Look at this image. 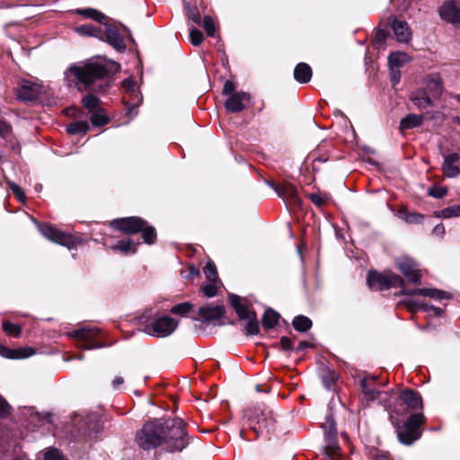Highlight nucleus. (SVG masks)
<instances>
[{
	"mask_svg": "<svg viewBox=\"0 0 460 460\" xmlns=\"http://www.w3.org/2000/svg\"><path fill=\"white\" fill-rule=\"evenodd\" d=\"M120 66L112 61L87 60L69 66L65 77L69 85H75L79 91L93 90L95 82L103 79L110 71H118Z\"/></svg>",
	"mask_w": 460,
	"mask_h": 460,
	"instance_id": "nucleus-1",
	"label": "nucleus"
},
{
	"mask_svg": "<svg viewBox=\"0 0 460 460\" xmlns=\"http://www.w3.org/2000/svg\"><path fill=\"white\" fill-rule=\"evenodd\" d=\"M164 449L169 452L181 451L189 445V438L181 419L164 420Z\"/></svg>",
	"mask_w": 460,
	"mask_h": 460,
	"instance_id": "nucleus-2",
	"label": "nucleus"
},
{
	"mask_svg": "<svg viewBox=\"0 0 460 460\" xmlns=\"http://www.w3.org/2000/svg\"><path fill=\"white\" fill-rule=\"evenodd\" d=\"M247 424L257 436L267 437L275 429L276 420L271 410L265 406L249 408L244 411Z\"/></svg>",
	"mask_w": 460,
	"mask_h": 460,
	"instance_id": "nucleus-3",
	"label": "nucleus"
},
{
	"mask_svg": "<svg viewBox=\"0 0 460 460\" xmlns=\"http://www.w3.org/2000/svg\"><path fill=\"white\" fill-rule=\"evenodd\" d=\"M164 420L155 419L147 421L137 434V443L144 450L158 447L164 448Z\"/></svg>",
	"mask_w": 460,
	"mask_h": 460,
	"instance_id": "nucleus-4",
	"label": "nucleus"
},
{
	"mask_svg": "<svg viewBox=\"0 0 460 460\" xmlns=\"http://www.w3.org/2000/svg\"><path fill=\"white\" fill-rule=\"evenodd\" d=\"M229 301L231 305L235 310L241 320H247L245 326V332L248 335H255L259 332L260 327L257 321L256 314L254 311L250 310L247 304L246 298H242L237 295H230Z\"/></svg>",
	"mask_w": 460,
	"mask_h": 460,
	"instance_id": "nucleus-5",
	"label": "nucleus"
},
{
	"mask_svg": "<svg viewBox=\"0 0 460 460\" xmlns=\"http://www.w3.org/2000/svg\"><path fill=\"white\" fill-rule=\"evenodd\" d=\"M423 422L424 415L422 413L411 414L403 424L402 429L397 431L399 441L403 445L409 446L419 439L421 435L420 427Z\"/></svg>",
	"mask_w": 460,
	"mask_h": 460,
	"instance_id": "nucleus-6",
	"label": "nucleus"
},
{
	"mask_svg": "<svg viewBox=\"0 0 460 460\" xmlns=\"http://www.w3.org/2000/svg\"><path fill=\"white\" fill-rule=\"evenodd\" d=\"M100 333V329L92 326H84L67 333V336L77 342V347L82 349H93L101 348L103 345L95 341Z\"/></svg>",
	"mask_w": 460,
	"mask_h": 460,
	"instance_id": "nucleus-7",
	"label": "nucleus"
},
{
	"mask_svg": "<svg viewBox=\"0 0 460 460\" xmlns=\"http://www.w3.org/2000/svg\"><path fill=\"white\" fill-rule=\"evenodd\" d=\"M367 282L373 290H386L392 287H401L403 284L402 279L393 272L380 273L377 271H369Z\"/></svg>",
	"mask_w": 460,
	"mask_h": 460,
	"instance_id": "nucleus-8",
	"label": "nucleus"
},
{
	"mask_svg": "<svg viewBox=\"0 0 460 460\" xmlns=\"http://www.w3.org/2000/svg\"><path fill=\"white\" fill-rule=\"evenodd\" d=\"M361 388L364 394V399L368 402L379 400V402L385 407L391 408L387 399L389 397L386 392H381L379 390L380 384H378L377 376H365L361 382Z\"/></svg>",
	"mask_w": 460,
	"mask_h": 460,
	"instance_id": "nucleus-9",
	"label": "nucleus"
},
{
	"mask_svg": "<svg viewBox=\"0 0 460 460\" xmlns=\"http://www.w3.org/2000/svg\"><path fill=\"white\" fill-rule=\"evenodd\" d=\"M178 322L169 315L157 317L145 326V332L155 337L170 336L177 328Z\"/></svg>",
	"mask_w": 460,
	"mask_h": 460,
	"instance_id": "nucleus-10",
	"label": "nucleus"
},
{
	"mask_svg": "<svg viewBox=\"0 0 460 460\" xmlns=\"http://www.w3.org/2000/svg\"><path fill=\"white\" fill-rule=\"evenodd\" d=\"M36 225L40 234L48 240L68 248L75 245V239L71 234H67L49 224L41 225L40 223H36Z\"/></svg>",
	"mask_w": 460,
	"mask_h": 460,
	"instance_id": "nucleus-11",
	"label": "nucleus"
},
{
	"mask_svg": "<svg viewBox=\"0 0 460 460\" xmlns=\"http://www.w3.org/2000/svg\"><path fill=\"white\" fill-rule=\"evenodd\" d=\"M395 263L402 274L411 283L417 284L420 282L421 274L419 264L409 256H401L395 260Z\"/></svg>",
	"mask_w": 460,
	"mask_h": 460,
	"instance_id": "nucleus-12",
	"label": "nucleus"
},
{
	"mask_svg": "<svg viewBox=\"0 0 460 460\" xmlns=\"http://www.w3.org/2000/svg\"><path fill=\"white\" fill-rule=\"evenodd\" d=\"M74 423L84 436H91L99 430V416L96 412H91L85 416L75 415Z\"/></svg>",
	"mask_w": 460,
	"mask_h": 460,
	"instance_id": "nucleus-13",
	"label": "nucleus"
},
{
	"mask_svg": "<svg viewBox=\"0 0 460 460\" xmlns=\"http://www.w3.org/2000/svg\"><path fill=\"white\" fill-rule=\"evenodd\" d=\"M144 225V220L137 217H122L114 219L110 223L111 228L119 230L128 234L138 233Z\"/></svg>",
	"mask_w": 460,
	"mask_h": 460,
	"instance_id": "nucleus-14",
	"label": "nucleus"
},
{
	"mask_svg": "<svg viewBox=\"0 0 460 460\" xmlns=\"http://www.w3.org/2000/svg\"><path fill=\"white\" fill-rule=\"evenodd\" d=\"M44 92V86L37 82L22 80L17 89V98L21 101H32Z\"/></svg>",
	"mask_w": 460,
	"mask_h": 460,
	"instance_id": "nucleus-15",
	"label": "nucleus"
},
{
	"mask_svg": "<svg viewBox=\"0 0 460 460\" xmlns=\"http://www.w3.org/2000/svg\"><path fill=\"white\" fill-rule=\"evenodd\" d=\"M441 19L453 25L460 24V0L446 1L439 8Z\"/></svg>",
	"mask_w": 460,
	"mask_h": 460,
	"instance_id": "nucleus-16",
	"label": "nucleus"
},
{
	"mask_svg": "<svg viewBox=\"0 0 460 460\" xmlns=\"http://www.w3.org/2000/svg\"><path fill=\"white\" fill-rule=\"evenodd\" d=\"M251 95L246 92H236L231 94L225 102L226 109L232 113L241 112L250 103Z\"/></svg>",
	"mask_w": 460,
	"mask_h": 460,
	"instance_id": "nucleus-17",
	"label": "nucleus"
},
{
	"mask_svg": "<svg viewBox=\"0 0 460 460\" xmlns=\"http://www.w3.org/2000/svg\"><path fill=\"white\" fill-rule=\"evenodd\" d=\"M442 171L448 178H456L460 174V155L457 153H451L443 155Z\"/></svg>",
	"mask_w": 460,
	"mask_h": 460,
	"instance_id": "nucleus-18",
	"label": "nucleus"
},
{
	"mask_svg": "<svg viewBox=\"0 0 460 460\" xmlns=\"http://www.w3.org/2000/svg\"><path fill=\"white\" fill-rule=\"evenodd\" d=\"M276 193L288 204L300 205L301 200L298 197L296 187L290 183L273 186Z\"/></svg>",
	"mask_w": 460,
	"mask_h": 460,
	"instance_id": "nucleus-19",
	"label": "nucleus"
},
{
	"mask_svg": "<svg viewBox=\"0 0 460 460\" xmlns=\"http://www.w3.org/2000/svg\"><path fill=\"white\" fill-rule=\"evenodd\" d=\"M103 37L105 38L106 41L118 51L122 52L126 49L124 39L119 32V30L116 26L106 25L105 31L102 34V38Z\"/></svg>",
	"mask_w": 460,
	"mask_h": 460,
	"instance_id": "nucleus-20",
	"label": "nucleus"
},
{
	"mask_svg": "<svg viewBox=\"0 0 460 460\" xmlns=\"http://www.w3.org/2000/svg\"><path fill=\"white\" fill-rule=\"evenodd\" d=\"M399 400L402 404L409 410H418L422 408V399L420 394L412 389H405L401 392Z\"/></svg>",
	"mask_w": 460,
	"mask_h": 460,
	"instance_id": "nucleus-21",
	"label": "nucleus"
},
{
	"mask_svg": "<svg viewBox=\"0 0 460 460\" xmlns=\"http://www.w3.org/2000/svg\"><path fill=\"white\" fill-rule=\"evenodd\" d=\"M122 87L128 96V100L125 101L127 104L132 107L138 105L141 101L138 88L133 78L128 77L122 82Z\"/></svg>",
	"mask_w": 460,
	"mask_h": 460,
	"instance_id": "nucleus-22",
	"label": "nucleus"
},
{
	"mask_svg": "<svg viewBox=\"0 0 460 460\" xmlns=\"http://www.w3.org/2000/svg\"><path fill=\"white\" fill-rule=\"evenodd\" d=\"M392 28L398 41L408 43L411 40V31L407 22L394 18Z\"/></svg>",
	"mask_w": 460,
	"mask_h": 460,
	"instance_id": "nucleus-23",
	"label": "nucleus"
},
{
	"mask_svg": "<svg viewBox=\"0 0 460 460\" xmlns=\"http://www.w3.org/2000/svg\"><path fill=\"white\" fill-rule=\"evenodd\" d=\"M35 353V350L30 347L9 349L0 347V355L4 358L10 359H22L31 357Z\"/></svg>",
	"mask_w": 460,
	"mask_h": 460,
	"instance_id": "nucleus-24",
	"label": "nucleus"
},
{
	"mask_svg": "<svg viewBox=\"0 0 460 460\" xmlns=\"http://www.w3.org/2000/svg\"><path fill=\"white\" fill-rule=\"evenodd\" d=\"M324 456L330 460H341V447L336 436H325Z\"/></svg>",
	"mask_w": 460,
	"mask_h": 460,
	"instance_id": "nucleus-25",
	"label": "nucleus"
},
{
	"mask_svg": "<svg viewBox=\"0 0 460 460\" xmlns=\"http://www.w3.org/2000/svg\"><path fill=\"white\" fill-rule=\"evenodd\" d=\"M224 312V306L221 305H205L199 308V315L204 321L217 320L223 316Z\"/></svg>",
	"mask_w": 460,
	"mask_h": 460,
	"instance_id": "nucleus-26",
	"label": "nucleus"
},
{
	"mask_svg": "<svg viewBox=\"0 0 460 460\" xmlns=\"http://www.w3.org/2000/svg\"><path fill=\"white\" fill-rule=\"evenodd\" d=\"M295 79L301 84L308 83L312 77V69L305 63H299L294 70Z\"/></svg>",
	"mask_w": 460,
	"mask_h": 460,
	"instance_id": "nucleus-27",
	"label": "nucleus"
},
{
	"mask_svg": "<svg viewBox=\"0 0 460 460\" xmlns=\"http://www.w3.org/2000/svg\"><path fill=\"white\" fill-rule=\"evenodd\" d=\"M411 58L405 52L396 51L392 52L388 57L389 66L400 68L405 64L409 63Z\"/></svg>",
	"mask_w": 460,
	"mask_h": 460,
	"instance_id": "nucleus-28",
	"label": "nucleus"
},
{
	"mask_svg": "<svg viewBox=\"0 0 460 460\" xmlns=\"http://www.w3.org/2000/svg\"><path fill=\"white\" fill-rule=\"evenodd\" d=\"M423 122L422 115H417L414 113L408 114L406 117L402 119L400 122V128L402 130L411 129L420 126Z\"/></svg>",
	"mask_w": 460,
	"mask_h": 460,
	"instance_id": "nucleus-29",
	"label": "nucleus"
},
{
	"mask_svg": "<svg viewBox=\"0 0 460 460\" xmlns=\"http://www.w3.org/2000/svg\"><path fill=\"white\" fill-rule=\"evenodd\" d=\"M138 243H135L132 238L127 240H120L115 245L111 246L113 251H119L122 253H135Z\"/></svg>",
	"mask_w": 460,
	"mask_h": 460,
	"instance_id": "nucleus-30",
	"label": "nucleus"
},
{
	"mask_svg": "<svg viewBox=\"0 0 460 460\" xmlns=\"http://www.w3.org/2000/svg\"><path fill=\"white\" fill-rule=\"evenodd\" d=\"M75 31L83 36H92L102 39L101 29L93 24H83L75 28Z\"/></svg>",
	"mask_w": 460,
	"mask_h": 460,
	"instance_id": "nucleus-31",
	"label": "nucleus"
},
{
	"mask_svg": "<svg viewBox=\"0 0 460 460\" xmlns=\"http://www.w3.org/2000/svg\"><path fill=\"white\" fill-rule=\"evenodd\" d=\"M75 13L78 14H81L84 16L85 18H90L94 21H97L101 23H105L107 17L100 13L99 11L92 8H85V9H76Z\"/></svg>",
	"mask_w": 460,
	"mask_h": 460,
	"instance_id": "nucleus-32",
	"label": "nucleus"
},
{
	"mask_svg": "<svg viewBox=\"0 0 460 460\" xmlns=\"http://www.w3.org/2000/svg\"><path fill=\"white\" fill-rule=\"evenodd\" d=\"M279 319V314L272 309L265 311L262 316V325L266 329H271L277 325Z\"/></svg>",
	"mask_w": 460,
	"mask_h": 460,
	"instance_id": "nucleus-33",
	"label": "nucleus"
},
{
	"mask_svg": "<svg viewBox=\"0 0 460 460\" xmlns=\"http://www.w3.org/2000/svg\"><path fill=\"white\" fill-rule=\"evenodd\" d=\"M420 293L422 296H428L435 300H445L451 298V295L448 292L437 288H425L424 290H420Z\"/></svg>",
	"mask_w": 460,
	"mask_h": 460,
	"instance_id": "nucleus-34",
	"label": "nucleus"
},
{
	"mask_svg": "<svg viewBox=\"0 0 460 460\" xmlns=\"http://www.w3.org/2000/svg\"><path fill=\"white\" fill-rule=\"evenodd\" d=\"M411 100L420 110L426 109L432 104L430 98L423 92L412 94Z\"/></svg>",
	"mask_w": 460,
	"mask_h": 460,
	"instance_id": "nucleus-35",
	"label": "nucleus"
},
{
	"mask_svg": "<svg viewBox=\"0 0 460 460\" xmlns=\"http://www.w3.org/2000/svg\"><path fill=\"white\" fill-rule=\"evenodd\" d=\"M399 217L408 224H420L424 216L417 212H409L405 209L399 211Z\"/></svg>",
	"mask_w": 460,
	"mask_h": 460,
	"instance_id": "nucleus-36",
	"label": "nucleus"
},
{
	"mask_svg": "<svg viewBox=\"0 0 460 460\" xmlns=\"http://www.w3.org/2000/svg\"><path fill=\"white\" fill-rule=\"evenodd\" d=\"M292 324L297 332H305L312 327V321L306 316L298 315L294 318Z\"/></svg>",
	"mask_w": 460,
	"mask_h": 460,
	"instance_id": "nucleus-37",
	"label": "nucleus"
},
{
	"mask_svg": "<svg viewBox=\"0 0 460 460\" xmlns=\"http://www.w3.org/2000/svg\"><path fill=\"white\" fill-rule=\"evenodd\" d=\"M142 234V239L146 243L152 244L155 243L156 239V232L155 227L147 225L146 221H144V225L142 229L139 231Z\"/></svg>",
	"mask_w": 460,
	"mask_h": 460,
	"instance_id": "nucleus-38",
	"label": "nucleus"
},
{
	"mask_svg": "<svg viewBox=\"0 0 460 460\" xmlns=\"http://www.w3.org/2000/svg\"><path fill=\"white\" fill-rule=\"evenodd\" d=\"M404 304L408 310L411 313H417L419 311L429 312V304L419 301L417 299H407L404 301Z\"/></svg>",
	"mask_w": 460,
	"mask_h": 460,
	"instance_id": "nucleus-39",
	"label": "nucleus"
},
{
	"mask_svg": "<svg viewBox=\"0 0 460 460\" xmlns=\"http://www.w3.org/2000/svg\"><path fill=\"white\" fill-rule=\"evenodd\" d=\"M89 130V125L86 121H75L73 123H70L67 128L66 131L67 133L71 135H76V134H86Z\"/></svg>",
	"mask_w": 460,
	"mask_h": 460,
	"instance_id": "nucleus-40",
	"label": "nucleus"
},
{
	"mask_svg": "<svg viewBox=\"0 0 460 460\" xmlns=\"http://www.w3.org/2000/svg\"><path fill=\"white\" fill-rule=\"evenodd\" d=\"M90 120L93 126L102 127L108 123L109 118L103 111H97L92 112Z\"/></svg>",
	"mask_w": 460,
	"mask_h": 460,
	"instance_id": "nucleus-41",
	"label": "nucleus"
},
{
	"mask_svg": "<svg viewBox=\"0 0 460 460\" xmlns=\"http://www.w3.org/2000/svg\"><path fill=\"white\" fill-rule=\"evenodd\" d=\"M219 283L220 281H208L203 284L201 287L203 295L207 297H214L217 293Z\"/></svg>",
	"mask_w": 460,
	"mask_h": 460,
	"instance_id": "nucleus-42",
	"label": "nucleus"
},
{
	"mask_svg": "<svg viewBox=\"0 0 460 460\" xmlns=\"http://www.w3.org/2000/svg\"><path fill=\"white\" fill-rule=\"evenodd\" d=\"M207 281H219L216 265L212 261H208L203 269Z\"/></svg>",
	"mask_w": 460,
	"mask_h": 460,
	"instance_id": "nucleus-43",
	"label": "nucleus"
},
{
	"mask_svg": "<svg viewBox=\"0 0 460 460\" xmlns=\"http://www.w3.org/2000/svg\"><path fill=\"white\" fill-rule=\"evenodd\" d=\"M323 429L324 432V437L337 435L336 424L332 415H328L326 417V420L323 424Z\"/></svg>",
	"mask_w": 460,
	"mask_h": 460,
	"instance_id": "nucleus-44",
	"label": "nucleus"
},
{
	"mask_svg": "<svg viewBox=\"0 0 460 460\" xmlns=\"http://www.w3.org/2000/svg\"><path fill=\"white\" fill-rule=\"evenodd\" d=\"M83 105L84 108L89 110L90 112H93L98 108L99 99L93 94H88L84 97Z\"/></svg>",
	"mask_w": 460,
	"mask_h": 460,
	"instance_id": "nucleus-45",
	"label": "nucleus"
},
{
	"mask_svg": "<svg viewBox=\"0 0 460 460\" xmlns=\"http://www.w3.org/2000/svg\"><path fill=\"white\" fill-rule=\"evenodd\" d=\"M184 6H185V10H186L188 17L194 23L200 25L201 24V17L199 15V11L197 10V8L190 6V4H188V3H185Z\"/></svg>",
	"mask_w": 460,
	"mask_h": 460,
	"instance_id": "nucleus-46",
	"label": "nucleus"
},
{
	"mask_svg": "<svg viewBox=\"0 0 460 460\" xmlns=\"http://www.w3.org/2000/svg\"><path fill=\"white\" fill-rule=\"evenodd\" d=\"M440 216L444 218L460 217V205H453L442 209Z\"/></svg>",
	"mask_w": 460,
	"mask_h": 460,
	"instance_id": "nucleus-47",
	"label": "nucleus"
},
{
	"mask_svg": "<svg viewBox=\"0 0 460 460\" xmlns=\"http://www.w3.org/2000/svg\"><path fill=\"white\" fill-rule=\"evenodd\" d=\"M205 29L208 36H214L216 31V26L214 20L210 16H205L203 20H201V24Z\"/></svg>",
	"mask_w": 460,
	"mask_h": 460,
	"instance_id": "nucleus-48",
	"label": "nucleus"
},
{
	"mask_svg": "<svg viewBox=\"0 0 460 460\" xmlns=\"http://www.w3.org/2000/svg\"><path fill=\"white\" fill-rule=\"evenodd\" d=\"M3 330L8 334L13 337H18L21 332V328L17 324H13L10 322H4L3 323Z\"/></svg>",
	"mask_w": 460,
	"mask_h": 460,
	"instance_id": "nucleus-49",
	"label": "nucleus"
},
{
	"mask_svg": "<svg viewBox=\"0 0 460 460\" xmlns=\"http://www.w3.org/2000/svg\"><path fill=\"white\" fill-rule=\"evenodd\" d=\"M192 308V305L189 302L181 303L172 307L171 312L174 314L183 315L189 313Z\"/></svg>",
	"mask_w": 460,
	"mask_h": 460,
	"instance_id": "nucleus-50",
	"label": "nucleus"
},
{
	"mask_svg": "<svg viewBox=\"0 0 460 460\" xmlns=\"http://www.w3.org/2000/svg\"><path fill=\"white\" fill-rule=\"evenodd\" d=\"M190 38L191 43L194 46H198L203 40V34L199 30L191 27L190 29Z\"/></svg>",
	"mask_w": 460,
	"mask_h": 460,
	"instance_id": "nucleus-51",
	"label": "nucleus"
},
{
	"mask_svg": "<svg viewBox=\"0 0 460 460\" xmlns=\"http://www.w3.org/2000/svg\"><path fill=\"white\" fill-rule=\"evenodd\" d=\"M7 183H8L10 190L16 196V198L20 201L24 202L25 194H24L23 190L21 189V187L13 181H8Z\"/></svg>",
	"mask_w": 460,
	"mask_h": 460,
	"instance_id": "nucleus-52",
	"label": "nucleus"
},
{
	"mask_svg": "<svg viewBox=\"0 0 460 460\" xmlns=\"http://www.w3.org/2000/svg\"><path fill=\"white\" fill-rule=\"evenodd\" d=\"M44 460H64V458L58 449L49 448L44 454Z\"/></svg>",
	"mask_w": 460,
	"mask_h": 460,
	"instance_id": "nucleus-53",
	"label": "nucleus"
},
{
	"mask_svg": "<svg viewBox=\"0 0 460 460\" xmlns=\"http://www.w3.org/2000/svg\"><path fill=\"white\" fill-rule=\"evenodd\" d=\"M447 192V189L440 186H434L429 190V195L437 199L443 198L446 196Z\"/></svg>",
	"mask_w": 460,
	"mask_h": 460,
	"instance_id": "nucleus-54",
	"label": "nucleus"
},
{
	"mask_svg": "<svg viewBox=\"0 0 460 460\" xmlns=\"http://www.w3.org/2000/svg\"><path fill=\"white\" fill-rule=\"evenodd\" d=\"M11 406L9 403L0 395V418H6L10 415Z\"/></svg>",
	"mask_w": 460,
	"mask_h": 460,
	"instance_id": "nucleus-55",
	"label": "nucleus"
},
{
	"mask_svg": "<svg viewBox=\"0 0 460 460\" xmlns=\"http://www.w3.org/2000/svg\"><path fill=\"white\" fill-rule=\"evenodd\" d=\"M387 35L388 32L385 30H377L374 39V43L377 45V48H379L385 42Z\"/></svg>",
	"mask_w": 460,
	"mask_h": 460,
	"instance_id": "nucleus-56",
	"label": "nucleus"
},
{
	"mask_svg": "<svg viewBox=\"0 0 460 460\" xmlns=\"http://www.w3.org/2000/svg\"><path fill=\"white\" fill-rule=\"evenodd\" d=\"M389 67H390L391 82L393 83L394 85H395L400 82V78H401L400 70H399V68H396L394 66H389Z\"/></svg>",
	"mask_w": 460,
	"mask_h": 460,
	"instance_id": "nucleus-57",
	"label": "nucleus"
},
{
	"mask_svg": "<svg viewBox=\"0 0 460 460\" xmlns=\"http://www.w3.org/2000/svg\"><path fill=\"white\" fill-rule=\"evenodd\" d=\"M234 93H236L234 84L231 81H226L224 84L223 94H225V95L229 94V96H230Z\"/></svg>",
	"mask_w": 460,
	"mask_h": 460,
	"instance_id": "nucleus-58",
	"label": "nucleus"
},
{
	"mask_svg": "<svg viewBox=\"0 0 460 460\" xmlns=\"http://www.w3.org/2000/svg\"><path fill=\"white\" fill-rule=\"evenodd\" d=\"M280 345L283 350L289 351L293 349L292 341L288 337H282L280 340Z\"/></svg>",
	"mask_w": 460,
	"mask_h": 460,
	"instance_id": "nucleus-59",
	"label": "nucleus"
},
{
	"mask_svg": "<svg viewBox=\"0 0 460 460\" xmlns=\"http://www.w3.org/2000/svg\"><path fill=\"white\" fill-rule=\"evenodd\" d=\"M311 201L317 207H321L324 204L323 199L317 193H312L309 195Z\"/></svg>",
	"mask_w": 460,
	"mask_h": 460,
	"instance_id": "nucleus-60",
	"label": "nucleus"
},
{
	"mask_svg": "<svg viewBox=\"0 0 460 460\" xmlns=\"http://www.w3.org/2000/svg\"><path fill=\"white\" fill-rule=\"evenodd\" d=\"M433 234L437 235V236H443L444 234H445V227L442 224H438L434 228H433Z\"/></svg>",
	"mask_w": 460,
	"mask_h": 460,
	"instance_id": "nucleus-61",
	"label": "nucleus"
},
{
	"mask_svg": "<svg viewBox=\"0 0 460 460\" xmlns=\"http://www.w3.org/2000/svg\"><path fill=\"white\" fill-rule=\"evenodd\" d=\"M429 312H432L433 315L436 317H440L443 314V310L441 308L432 305H429Z\"/></svg>",
	"mask_w": 460,
	"mask_h": 460,
	"instance_id": "nucleus-62",
	"label": "nucleus"
},
{
	"mask_svg": "<svg viewBox=\"0 0 460 460\" xmlns=\"http://www.w3.org/2000/svg\"><path fill=\"white\" fill-rule=\"evenodd\" d=\"M425 288H414V289H411V290H403L402 291V293L403 295H407V296H421V294L420 293V290H424Z\"/></svg>",
	"mask_w": 460,
	"mask_h": 460,
	"instance_id": "nucleus-63",
	"label": "nucleus"
},
{
	"mask_svg": "<svg viewBox=\"0 0 460 460\" xmlns=\"http://www.w3.org/2000/svg\"><path fill=\"white\" fill-rule=\"evenodd\" d=\"M124 383V379L121 376H117L112 381V386L114 389H117L119 385H121Z\"/></svg>",
	"mask_w": 460,
	"mask_h": 460,
	"instance_id": "nucleus-64",
	"label": "nucleus"
}]
</instances>
